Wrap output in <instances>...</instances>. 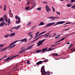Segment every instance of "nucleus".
I'll return each instance as SVG.
<instances>
[{
    "instance_id": "nucleus-1",
    "label": "nucleus",
    "mask_w": 75,
    "mask_h": 75,
    "mask_svg": "<svg viewBox=\"0 0 75 75\" xmlns=\"http://www.w3.org/2000/svg\"><path fill=\"white\" fill-rule=\"evenodd\" d=\"M45 66H43L41 68V72L42 73V75H50V73L48 71H45Z\"/></svg>"
},
{
    "instance_id": "nucleus-2",
    "label": "nucleus",
    "mask_w": 75,
    "mask_h": 75,
    "mask_svg": "<svg viewBox=\"0 0 75 75\" xmlns=\"http://www.w3.org/2000/svg\"><path fill=\"white\" fill-rule=\"evenodd\" d=\"M45 40V39H43L42 40H39L38 43H37V44L38 45V46H40L41 45H42V43Z\"/></svg>"
},
{
    "instance_id": "nucleus-3",
    "label": "nucleus",
    "mask_w": 75,
    "mask_h": 75,
    "mask_svg": "<svg viewBox=\"0 0 75 75\" xmlns=\"http://www.w3.org/2000/svg\"><path fill=\"white\" fill-rule=\"evenodd\" d=\"M47 34L48 33H47L45 35H42L41 36H40L39 38H41V37H44V38H47L48 37L49 35H50V34H48L47 35Z\"/></svg>"
},
{
    "instance_id": "nucleus-4",
    "label": "nucleus",
    "mask_w": 75,
    "mask_h": 75,
    "mask_svg": "<svg viewBox=\"0 0 75 75\" xmlns=\"http://www.w3.org/2000/svg\"><path fill=\"white\" fill-rule=\"evenodd\" d=\"M65 21H61L57 22L54 25H58V24H64L65 23Z\"/></svg>"
},
{
    "instance_id": "nucleus-5",
    "label": "nucleus",
    "mask_w": 75,
    "mask_h": 75,
    "mask_svg": "<svg viewBox=\"0 0 75 75\" xmlns=\"http://www.w3.org/2000/svg\"><path fill=\"white\" fill-rule=\"evenodd\" d=\"M46 10L48 13H50V11L51 10L49 7V6L47 5L46 6Z\"/></svg>"
},
{
    "instance_id": "nucleus-6",
    "label": "nucleus",
    "mask_w": 75,
    "mask_h": 75,
    "mask_svg": "<svg viewBox=\"0 0 75 75\" xmlns=\"http://www.w3.org/2000/svg\"><path fill=\"white\" fill-rule=\"evenodd\" d=\"M55 24V23L53 22V23H50L49 24H47L46 26H45V28H47V27H48L49 26H51L52 25H54Z\"/></svg>"
},
{
    "instance_id": "nucleus-7",
    "label": "nucleus",
    "mask_w": 75,
    "mask_h": 75,
    "mask_svg": "<svg viewBox=\"0 0 75 75\" xmlns=\"http://www.w3.org/2000/svg\"><path fill=\"white\" fill-rule=\"evenodd\" d=\"M4 45H0V52H2L3 51V47H4Z\"/></svg>"
},
{
    "instance_id": "nucleus-8",
    "label": "nucleus",
    "mask_w": 75,
    "mask_h": 75,
    "mask_svg": "<svg viewBox=\"0 0 75 75\" xmlns=\"http://www.w3.org/2000/svg\"><path fill=\"white\" fill-rule=\"evenodd\" d=\"M42 63H43V62H42V61H39L36 63V65H40V64H42Z\"/></svg>"
},
{
    "instance_id": "nucleus-9",
    "label": "nucleus",
    "mask_w": 75,
    "mask_h": 75,
    "mask_svg": "<svg viewBox=\"0 0 75 75\" xmlns=\"http://www.w3.org/2000/svg\"><path fill=\"white\" fill-rule=\"evenodd\" d=\"M13 58H12V57H9L8 58H6L5 60V62L7 61H9V60H10V59H13Z\"/></svg>"
},
{
    "instance_id": "nucleus-10",
    "label": "nucleus",
    "mask_w": 75,
    "mask_h": 75,
    "mask_svg": "<svg viewBox=\"0 0 75 75\" xmlns=\"http://www.w3.org/2000/svg\"><path fill=\"white\" fill-rule=\"evenodd\" d=\"M50 18H51L52 21L54 20L55 18H59V17H50Z\"/></svg>"
},
{
    "instance_id": "nucleus-11",
    "label": "nucleus",
    "mask_w": 75,
    "mask_h": 75,
    "mask_svg": "<svg viewBox=\"0 0 75 75\" xmlns=\"http://www.w3.org/2000/svg\"><path fill=\"white\" fill-rule=\"evenodd\" d=\"M4 24H5L4 21H3L1 22V24H0V27H3V26L4 25Z\"/></svg>"
},
{
    "instance_id": "nucleus-12",
    "label": "nucleus",
    "mask_w": 75,
    "mask_h": 75,
    "mask_svg": "<svg viewBox=\"0 0 75 75\" xmlns=\"http://www.w3.org/2000/svg\"><path fill=\"white\" fill-rule=\"evenodd\" d=\"M47 48H44L42 50V52H45V51H48V50L47 49Z\"/></svg>"
},
{
    "instance_id": "nucleus-13",
    "label": "nucleus",
    "mask_w": 75,
    "mask_h": 75,
    "mask_svg": "<svg viewBox=\"0 0 75 75\" xmlns=\"http://www.w3.org/2000/svg\"><path fill=\"white\" fill-rule=\"evenodd\" d=\"M15 35H16V33H11L9 35V37H13V36H14Z\"/></svg>"
},
{
    "instance_id": "nucleus-14",
    "label": "nucleus",
    "mask_w": 75,
    "mask_h": 75,
    "mask_svg": "<svg viewBox=\"0 0 75 75\" xmlns=\"http://www.w3.org/2000/svg\"><path fill=\"white\" fill-rule=\"evenodd\" d=\"M25 52V49L23 50H22V51H20V54H23V52Z\"/></svg>"
},
{
    "instance_id": "nucleus-15",
    "label": "nucleus",
    "mask_w": 75,
    "mask_h": 75,
    "mask_svg": "<svg viewBox=\"0 0 75 75\" xmlns=\"http://www.w3.org/2000/svg\"><path fill=\"white\" fill-rule=\"evenodd\" d=\"M45 24V23H44L42 22L38 25V26H40V25H44Z\"/></svg>"
},
{
    "instance_id": "nucleus-16",
    "label": "nucleus",
    "mask_w": 75,
    "mask_h": 75,
    "mask_svg": "<svg viewBox=\"0 0 75 75\" xmlns=\"http://www.w3.org/2000/svg\"><path fill=\"white\" fill-rule=\"evenodd\" d=\"M10 21V18L8 19V25L11 24V22Z\"/></svg>"
},
{
    "instance_id": "nucleus-17",
    "label": "nucleus",
    "mask_w": 75,
    "mask_h": 75,
    "mask_svg": "<svg viewBox=\"0 0 75 75\" xmlns=\"http://www.w3.org/2000/svg\"><path fill=\"white\" fill-rule=\"evenodd\" d=\"M18 42V41L16 40V41H15V42L11 43L10 44V45L11 46H12V45H14V43H16V42Z\"/></svg>"
},
{
    "instance_id": "nucleus-18",
    "label": "nucleus",
    "mask_w": 75,
    "mask_h": 75,
    "mask_svg": "<svg viewBox=\"0 0 75 75\" xmlns=\"http://www.w3.org/2000/svg\"><path fill=\"white\" fill-rule=\"evenodd\" d=\"M66 38V37H64L62 39H61V40L57 41V42H60V41H63V40H64V39H65V38Z\"/></svg>"
},
{
    "instance_id": "nucleus-19",
    "label": "nucleus",
    "mask_w": 75,
    "mask_h": 75,
    "mask_svg": "<svg viewBox=\"0 0 75 75\" xmlns=\"http://www.w3.org/2000/svg\"><path fill=\"white\" fill-rule=\"evenodd\" d=\"M47 32V31H45L44 32H42V33H40L39 35H38V37H39V36H40L41 35H42V34H44V33H46Z\"/></svg>"
},
{
    "instance_id": "nucleus-20",
    "label": "nucleus",
    "mask_w": 75,
    "mask_h": 75,
    "mask_svg": "<svg viewBox=\"0 0 75 75\" xmlns=\"http://www.w3.org/2000/svg\"><path fill=\"white\" fill-rule=\"evenodd\" d=\"M27 39H24L23 40H21V41H22V42H27Z\"/></svg>"
},
{
    "instance_id": "nucleus-21",
    "label": "nucleus",
    "mask_w": 75,
    "mask_h": 75,
    "mask_svg": "<svg viewBox=\"0 0 75 75\" xmlns=\"http://www.w3.org/2000/svg\"><path fill=\"white\" fill-rule=\"evenodd\" d=\"M15 28H16V30H18V29H19V28H20V26L18 25V26L17 27H15L13 28L14 29H15Z\"/></svg>"
},
{
    "instance_id": "nucleus-22",
    "label": "nucleus",
    "mask_w": 75,
    "mask_h": 75,
    "mask_svg": "<svg viewBox=\"0 0 75 75\" xmlns=\"http://www.w3.org/2000/svg\"><path fill=\"white\" fill-rule=\"evenodd\" d=\"M36 52H37V53H39L40 52H41V50H37L36 51Z\"/></svg>"
},
{
    "instance_id": "nucleus-23",
    "label": "nucleus",
    "mask_w": 75,
    "mask_h": 75,
    "mask_svg": "<svg viewBox=\"0 0 75 75\" xmlns=\"http://www.w3.org/2000/svg\"><path fill=\"white\" fill-rule=\"evenodd\" d=\"M67 6L68 7H71V6H72V5L70 4H67Z\"/></svg>"
},
{
    "instance_id": "nucleus-24",
    "label": "nucleus",
    "mask_w": 75,
    "mask_h": 75,
    "mask_svg": "<svg viewBox=\"0 0 75 75\" xmlns=\"http://www.w3.org/2000/svg\"><path fill=\"white\" fill-rule=\"evenodd\" d=\"M9 37V35L7 34L6 35L4 36L5 38H7V37Z\"/></svg>"
},
{
    "instance_id": "nucleus-25",
    "label": "nucleus",
    "mask_w": 75,
    "mask_h": 75,
    "mask_svg": "<svg viewBox=\"0 0 75 75\" xmlns=\"http://www.w3.org/2000/svg\"><path fill=\"white\" fill-rule=\"evenodd\" d=\"M4 20V18L3 17L0 18V22L3 21Z\"/></svg>"
},
{
    "instance_id": "nucleus-26",
    "label": "nucleus",
    "mask_w": 75,
    "mask_h": 75,
    "mask_svg": "<svg viewBox=\"0 0 75 75\" xmlns=\"http://www.w3.org/2000/svg\"><path fill=\"white\" fill-rule=\"evenodd\" d=\"M51 48H52L51 47V48H50L49 49V51H52V50H54V49H55L54 48H52V49H51Z\"/></svg>"
},
{
    "instance_id": "nucleus-27",
    "label": "nucleus",
    "mask_w": 75,
    "mask_h": 75,
    "mask_svg": "<svg viewBox=\"0 0 75 75\" xmlns=\"http://www.w3.org/2000/svg\"><path fill=\"white\" fill-rule=\"evenodd\" d=\"M55 46H56V44H54V45H51V46H50V47H55Z\"/></svg>"
},
{
    "instance_id": "nucleus-28",
    "label": "nucleus",
    "mask_w": 75,
    "mask_h": 75,
    "mask_svg": "<svg viewBox=\"0 0 75 75\" xmlns=\"http://www.w3.org/2000/svg\"><path fill=\"white\" fill-rule=\"evenodd\" d=\"M70 50L71 51H72V52L75 51V49L74 48H73V49H71Z\"/></svg>"
},
{
    "instance_id": "nucleus-29",
    "label": "nucleus",
    "mask_w": 75,
    "mask_h": 75,
    "mask_svg": "<svg viewBox=\"0 0 75 75\" xmlns=\"http://www.w3.org/2000/svg\"><path fill=\"white\" fill-rule=\"evenodd\" d=\"M39 38H37L36 39L34 40H33L32 42H34V41H37V40H38V39H39Z\"/></svg>"
},
{
    "instance_id": "nucleus-30",
    "label": "nucleus",
    "mask_w": 75,
    "mask_h": 75,
    "mask_svg": "<svg viewBox=\"0 0 75 75\" xmlns=\"http://www.w3.org/2000/svg\"><path fill=\"white\" fill-rule=\"evenodd\" d=\"M4 20L7 19V16L6 15L4 16Z\"/></svg>"
},
{
    "instance_id": "nucleus-31",
    "label": "nucleus",
    "mask_w": 75,
    "mask_h": 75,
    "mask_svg": "<svg viewBox=\"0 0 75 75\" xmlns=\"http://www.w3.org/2000/svg\"><path fill=\"white\" fill-rule=\"evenodd\" d=\"M53 55H54V56H58V54L57 53L54 54H53Z\"/></svg>"
},
{
    "instance_id": "nucleus-32",
    "label": "nucleus",
    "mask_w": 75,
    "mask_h": 75,
    "mask_svg": "<svg viewBox=\"0 0 75 75\" xmlns=\"http://www.w3.org/2000/svg\"><path fill=\"white\" fill-rule=\"evenodd\" d=\"M41 7H40L39 8H37V10H39V11H40V10H41Z\"/></svg>"
},
{
    "instance_id": "nucleus-33",
    "label": "nucleus",
    "mask_w": 75,
    "mask_h": 75,
    "mask_svg": "<svg viewBox=\"0 0 75 75\" xmlns=\"http://www.w3.org/2000/svg\"><path fill=\"white\" fill-rule=\"evenodd\" d=\"M34 31L31 32H29V33L28 34V35H30V34H31V33H33Z\"/></svg>"
},
{
    "instance_id": "nucleus-34",
    "label": "nucleus",
    "mask_w": 75,
    "mask_h": 75,
    "mask_svg": "<svg viewBox=\"0 0 75 75\" xmlns=\"http://www.w3.org/2000/svg\"><path fill=\"white\" fill-rule=\"evenodd\" d=\"M32 48V47L31 46H30L26 50H29V49H31Z\"/></svg>"
},
{
    "instance_id": "nucleus-35",
    "label": "nucleus",
    "mask_w": 75,
    "mask_h": 75,
    "mask_svg": "<svg viewBox=\"0 0 75 75\" xmlns=\"http://www.w3.org/2000/svg\"><path fill=\"white\" fill-rule=\"evenodd\" d=\"M31 24V22H28L27 23V25H30V24Z\"/></svg>"
},
{
    "instance_id": "nucleus-36",
    "label": "nucleus",
    "mask_w": 75,
    "mask_h": 75,
    "mask_svg": "<svg viewBox=\"0 0 75 75\" xmlns=\"http://www.w3.org/2000/svg\"><path fill=\"white\" fill-rule=\"evenodd\" d=\"M58 35L57 36L55 37V38H56V39H57V38H58L59 37V35Z\"/></svg>"
},
{
    "instance_id": "nucleus-37",
    "label": "nucleus",
    "mask_w": 75,
    "mask_h": 75,
    "mask_svg": "<svg viewBox=\"0 0 75 75\" xmlns=\"http://www.w3.org/2000/svg\"><path fill=\"white\" fill-rule=\"evenodd\" d=\"M20 23V21H16V24H19V23Z\"/></svg>"
},
{
    "instance_id": "nucleus-38",
    "label": "nucleus",
    "mask_w": 75,
    "mask_h": 75,
    "mask_svg": "<svg viewBox=\"0 0 75 75\" xmlns=\"http://www.w3.org/2000/svg\"><path fill=\"white\" fill-rule=\"evenodd\" d=\"M27 64H30V61H28L27 62Z\"/></svg>"
},
{
    "instance_id": "nucleus-39",
    "label": "nucleus",
    "mask_w": 75,
    "mask_h": 75,
    "mask_svg": "<svg viewBox=\"0 0 75 75\" xmlns=\"http://www.w3.org/2000/svg\"><path fill=\"white\" fill-rule=\"evenodd\" d=\"M72 8H74L75 10V5L71 7Z\"/></svg>"
},
{
    "instance_id": "nucleus-40",
    "label": "nucleus",
    "mask_w": 75,
    "mask_h": 75,
    "mask_svg": "<svg viewBox=\"0 0 75 75\" xmlns=\"http://www.w3.org/2000/svg\"><path fill=\"white\" fill-rule=\"evenodd\" d=\"M29 8H30V6H28V7H26L25 8V10H28V9Z\"/></svg>"
},
{
    "instance_id": "nucleus-41",
    "label": "nucleus",
    "mask_w": 75,
    "mask_h": 75,
    "mask_svg": "<svg viewBox=\"0 0 75 75\" xmlns=\"http://www.w3.org/2000/svg\"><path fill=\"white\" fill-rule=\"evenodd\" d=\"M72 46H73V45L72 44H71V45L69 46V47L68 48L69 49L70 48H71V47H72Z\"/></svg>"
},
{
    "instance_id": "nucleus-42",
    "label": "nucleus",
    "mask_w": 75,
    "mask_h": 75,
    "mask_svg": "<svg viewBox=\"0 0 75 75\" xmlns=\"http://www.w3.org/2000/svg\"><path fill=\"white\" fill-rule=\"evenodd\" d=\"M74 34V33H70V34H69V35L68 36H67V37L68 36H69L70 35H71L73 34Z\"/></svg>"
},
{
    "instance_id": "nucleus-43",
    "label": "nucleus",
    "mask_w": 75,
    "mask_h": 75,
    "mask_svg": "<svg viewBox=\"0 0 75 75\" xmlns=\"http://www.w3.org/2000/svg\"><path fill=\"white\" fill-rule=\"evenodd\" d=\"M17 56H18V55H17L16 56H13L12 57V58H15V57H17Z\"/></svg>"
},
{
    "instance_id": "nucleus-44",
    "label": "nucleus",
    "mask_w": 75,
    "mask_h": 75,
    "mask_svg": "<svg viewBox=\"0 0 75 75\" xmlns=\"http://www.w3.org/2000/svg\"><path fill=\"white\" fill-rule=\"evenodd\" d=\"M15 46H16V45H13L11 47V48H13V47H15Z\"/></svg>"
},
{
    "instance_id": "nucleus-45",
    "label": "nucleus",
    "mask_w": 75,
    "mask_h": 75,
    "mask_svg": "<svg viewBox=\"0 0 75 75\" xmlns=\"http://www.w3.org/2000/svg\"><path fill=\"white\" fill-rule=\"evenodd\" d=\"M52 8H53V10L54 11V12H55V9H54V8L53 7V6L52 7Z\"/></svg>"
},
{
    "instance_id": "nucleus-46",
    "label": "nucleus",
    "mask_w": 75,
    "mask_h": 75,
    "mask_svg": "<svg viewBox=\"0 0 75 75\" xmlns=\"http://www.w3.org/2000/svg\"><path fill=\"white\" fill-rule=\"evenodd\" d=\"M71 2H72V3H74V2H75V0H71Z\"/></svg>"
},
{
    "instance_id": "nucleus-47",
    "label": "nucleus",
    "mask_w": 75,
    "mask_h": 75,
    "mask_svg": "<svg viewBox=\"0 0 75 75\" xmlns=\"http://www.w3.org/2000/svg\"><path fill=\"white\" fill-rule=\"evenodd\" d=\"M56 13L57 14H59V15H60V12H56Z\"/></svg>"
},
{
    "instance_id": "nucleus-48",
    "label": "nucleus",
    "mask_w": 75,
    "mask_h": 75,
    "mask_svg": "<svg viewBox=\"0 0 75 75\" xmlns=\"http://www.w3.org/2000/svg\"><path fill=\"white\" fill-rule=\"evenodd\" d=\"M18 17L17 16V15H16V16H15V18H16V20H17V18H18Z\"/></svg>"
},
{
    "instance_id": "nucleus-49",
    "label": "nucleus",
    "mask_w": 75,
    "mask_h": 75,
    "mask_svg": "<svg viewBox=\"0 0 75 75\" xmlns=\"http://www.w3.org/2000/svg\"><path fill=\"white\" fill-rule=\"evenodd\" d=\"M69 29H70V28L65 29L64 30H63V31H67V30H69Z\"/></svg>"
},
{
    "instance_id": "nucleus-50",
    "label": "nucleus",
    "mask_w": 75,
    "mask_h": 75,
    "mask_svg": "<svg viewBox=\"0 0 75 75\" xmlns=\"http://www.w3.org/2000/svg\"><path fill=\"white\" fill-rule=\"evenodd\" d=\"M43 3H44L45 4V3L46 4H47V1H45V2H42Z\"/></svg>"
},
{
    "instance_id": "nucleus-51",
    "label": "nucleus",
    "mask_w": 75,
    "mask_h": 75,
    "mask_svg": "<svg viewBox=\"0 0 75 75\" xmlns=\"http://www.w3.org/2000/svg\"><path fill=\"white\" fill-rule=\"evenodd\" d=\"M39 33H40V32H38L37 33H36L35 34L36 35H38V34H39Z\"/></svg>"
},
{
    "instance_id": "nucleus-52",
    "label": "nucleus",
    "mask_w": 75,
    "mask_h": 75,
    "mask_svg": "<svg viewBox=\"0 0 75 75\" xmlns=\"http://www.w3.org/2000/svg\"><path fill=\"white\" fill-rule=\"evenodd\" d=\"M11 47V45H10L8 47H7V48H10V47Z\"/></svg>"
},
{
    "instance_id": "nucleus-53",
    "label": "nucleus",
    "mask_w": 75,
    "mask_h": 75,
    "mask_svg": "<svg viewBox=\"0 0 75 75\" xmlns=\"http://www.w3.org/2000/svg\"><path fill=\"white\" fill-rule=\"evenodd\" d=\"M7 57V55H6L4 57H3L2 58L3 59V58H4V57Z\"/></svg>"
},
{
    "instance_id": "nucleus-54",
    "label": "nucleus",
    "mask_w": 75,
    "mask_h": 75,
    "mask_svg": "<svg viewBox=\"0 0 75 75\" xmlns=\"http://www.w3.org/2000/svg\"><path fill=\"white\" fill-rule=\"evenodd\" d=\"M4 11H6V8H4Z\"/></svg>"
},
{
    "instance_id": "nucleus-55",
    "label": "nucleus",
    "mask_w": 75,
    "mask_h": 75,
    "mask_svg": "<svg viewBox=\"0 0 75 75\" xmlns=\"http://www.w3.org/2000/svg\"><path fill=\"white\" fill-rule=\"evenodd\" d=\"M47 60H45L43 61H42V62H47Z\"/></svg>"
},
{
    "instance_id": "nucleus-56",
    "label": "nucleus",
    "mask_w": 75,
    "mask_h": 75,
    "mask_svg": "<svg viewBox=\"0 0 75 75\" xmlns=\"http://www.w3.org/2000/svg\"><path fill=\"white\" fill-rule=\"evenodd\" d=\"M38 37V35H36L35 38H37Z\"/></svg>"
},
{
    "instance_id": "nucleus-57",
    "label": "nucleus",
    "mask_w": 75,
    "mask_h": 75,
    "mask_svg": "<svg viewBox=\"0 0 75 75\" xmlns=\"http://www.w3.org/2000/svg\"><path fill=\"white\" fill-rule=\"evenodd\" d=\"M74 24H75V23H73L71 24V25H74Z\"/></svg>"
},
{
    "instance_id": "nucleus-58",
    "label": "nucleus",
    "mask_w": 75,
    "mask_h": 75,
    "mask_svg": "<svg viewBox=\"0 0 75 75\" xmlns=\"http://www.w3.org/2000/svg\"><path fill=\"white\" fill-rule=\"evenodd\" d=\"M59 44H60V43H58L56 44H55L56 45H59Z\"/></svg>"
},
{
    "instance_id": "nucleus-59",
    "label": "nucleus",
    "mask_w": 75,
    "mask_h": 75,
    "mask_svg": "<svg viewBox=\"0 0 75 75\" xmlns=\"http://www.w3.org/2000/svg\"><path fill=\"white\" fill-rule=\"evenodd\" d=\"M33 37V36H32V37H30V38H29V40H31V38H32Z\"/></svg>"
},
{
    "instance_id": "nucleus-60",
    "label": "nucleus",
    "mask_w": 75,
    "mask_h": 75,
    "mask_svg": "<svg viewBox=\"0 0 75 75\" xmlns=\"http://www.w3.org/2000/svg\"><path fill=\"white\" fill-rule=\"evenodd\" d=\"M34 6H35V5H34L33 6V7H32V8H31V9H30V10H31V9H33V8H34Z\"/></svg>"
},
{
    "instance_id": "nucleus-61",
    "label": "nucleus",
    "mask_w": 75,
    "mask_h": 75,
    "mask_svg": "<svg viewBox=\"0 0 75 75\" xmlns=\"http://www.w3.org/2000/svg\"><path fill=\"white\" fill-rule=\"evenodd\" d=\"M6 4H5V5L4 6V7L6 8Z\"/></svg>"
},
{
    "instance_id": "nucleus-62",
    "label": "nucleus",
    "mask_w": 75,
    "mask_h": 75,
    "mask_svg": "<svg viewBox=\"0 0 75 75\" xmlns=\"http://www.w3.org/2000/svg\"><path fill=\"white\" fill-rule=\"evenodd\" d=\"M55 35H56V34H55V33H54V36H55Z\"/></svg>"
},
{
    "instance_id": "nucleus-63",
    "label": "nucleus",
    "mask_w": 75,
    "mask_h": 75,
    "mask_svg": "<svg viewBox=\"0 0 75 75\" xmlns=\"http://www.w3.org/2000/svg\"><path fill=\"white\" fill-rule=\"evenodd\" d=\"M18 19H20V17H18Z\"/></svg>"
},
{
    "instance_id": "nucleus-64",
    "label": "nucleus",
    "mask_w": 75,
    "mask_h": 75,
    "mask_svg": "<svg viewBox=\"0 0 75 75\" xmlns=\"http://www.w3.org/2000/svg\"><path fill=\"white\" fill-rule=\"evenodd\" d=\"M5 50H6V49L4 48L3 49V51H4Z\"/></svg>"
}]
</instances>
